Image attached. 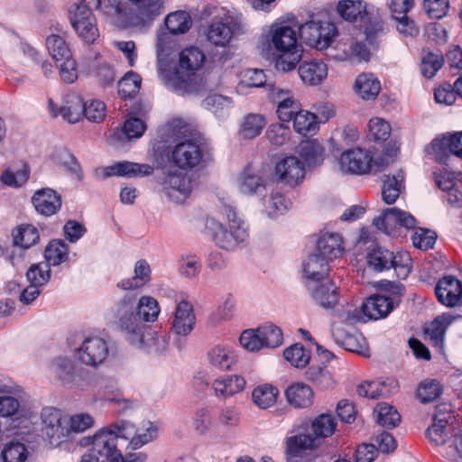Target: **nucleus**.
<instances>
[{"label":"nucleus","instance_id":"obj_25","mask_svg":"<svg viewBox=\"0 0 462 462\" xmlns=\"http://www.w3.org/2000/svg\"><path fill=\"white\" fill-rule=\"evenodd\" d=\"M287 402L295 409H307L314 402V391L302 382L291 383L285 390Z\"/></svg>","mask_w":462,"mask_h":462},{"label":"nucleus","instance_id":"obj_58","mask_svg":"<svg viewBox=\"0 0 462 462\" xmlns=\"http://www.w3.org/2000/svg\"><path fill=\"white\" fill-rule=\"evenodd\" d=\"M391 133L390 125L383 119L375 117L368 123L367 139L375 143L386 141Z\"/></svg>","mask_w":462,"mask_h":462},{"label":"nucleus","instance_id":"obj_23","mask_svg":"<svg viewBox=\"0 0 462 462\" xmlns=\"http://www.w3.org/2000/svg\"><path fill=\"white\" fill-rule=\"evenodd\" d=\"M32 202L39 214L51 217L60 209L62 199L56 190L43 188L35 191Z\"/></svg>","mask_w":462,"mask_h":462},{"label":"nucleus","instance_id":"obj_52","mask_svg":"<svg viewBox=\"0 0 462 462\" xmlns=\"http://www.w3.org/2000/svg\"><path fill=\"white\" fill-rule=\"evenodd\" d=\"M264 125L263 116L257 114H248L244 118L239 133L244 139H254L262 133Z\"/></svg>","mask_w":462,"mask_h":462},{"label":"nucleus","instance_id":"obj_63","mask_svg":"<svg viewBox=\"0 0 462 462\" xmlns=\"http://www.w3.org/2000/svg\"><path fill=\"white\" fill-rule=\"evenodd\" d=\"M422 8L431 19H441L447 15L449 8L448 0H423Z\"/></svg>","mask_w":462,"mask_h":462},{"label":"nucleus","instance_id":"obj_17","mask_svg":"<svg viewBox=\"0 0 462 462\" xmlns=\"http://www.w3.org/2000/svg\"><path fill=\"white\" fill-rule=\"evenodd\" d=\"M108 355L106 341L98 337L86 338L77 350L79 360L86 365L97 367Z\"/></svg>","mask_w":462,"mask_h":462},{"label":"nucleus","instance_id":"obj_42","mask_svg":"<svg viewBox=\"0 0 462 462\" xmlns=\"http://www.w3.org/2000/svg\"><path fill=\"white\" fill-rule=\"evenodd\" d=\"M46 263L51 266H57L69 259V245L61 239L50 241L44 251Z\"/></svg>","mask_w":462,"mask_h":462},{"label":"nucleus","instance_id":"obj_57","mask_svg":"<svg viewBox=\"0 0 462 462\" xmlns=\"http://www.w3.org/2000/svg\"><path fill=\"white\" fill-rule=\"evenodd\" d=\"M257 331L261 332L265 347L275 348L282 344L283 335L282 329L278 326L273 323H266L258 327Z\"/></svg>","mask_w":462,"mask_h":462},{"label":"nucleus","instance_id":"obj_2","mask_svg":"<svg viewBox=\"0 0 462 462\" xmlns=\"http://www.w3.org/2000/svg\"><path fill=\"white\" fill-rule=\"evenodd\" d=\"M136 296L125 294L109 311V319L133 346L147 352L161 353L167 348L169 335L165 330L142 334L137 322L134 303Z\"/></svg>","mask_w":462,"mask_h":462},{"label":"nucleus","instance_id":"obj_1","mask_svg":"<svg viewBox=\"0 0 462 462\" xmlns=\"http://www.w3.org/2000/svg\"><path fill=\"white\" fill-rule=\"evenodd\" d=\"M133 433L134 424L124 420L101 428L93 436L80 440L81 446L91 447L81 456L79 462H145L146 453L123 455L117 447L118 439H128Z\"/></svg>","mask_w":462,"mask_h":462},{"label":"nucleus","instance_id":"obj_13","mask_svg":"<svg viewBox=\"0 0 462 462\" xmlns=\"http://www.w3.org/2000/svg\"><path fill=\"white\" fill-rule=\"evenodd\" d=\"M306 175L303 162L296 156H285L278 160L274 167V176L278 182L290 188L300 185Z\"/></svg>","mask_w":462,"mask_h":462},{"label":"nucleus","instance_id":"obj_61","mask_svg":"<svg viewBox=\"0 0 462 462\" xmlns=\"http://www.w3.org/2000/svg\"><path fill=\"white\" fill-rule=\"evenodd\" d=\"M291 129L284 124H272L267 131L266 137L275 146H282L290 140Z\"/></svg>","mask_w":462,"mask_h":462},{"label":"nucleus","instance_id":"obj_4","mask_svg":"<svg viewBox=\"0 0 462 462\" xmlns=\"http://www.w3.org/2000/svg\"><path fill=\"white\" fill-rule=\"evenodd\" d=\"M206 60L204 52L198 47L190 46L182 50L179 62L168 76L173 90L180 95L199 94L204 87L202 78L197 71Z\"/></svg>","mask_w":462,"mask_h":462},{"label":"nucleus","instance_id":"obj_7","mask_svg":"<svg viewBox=\"0 0 462 462\" xmlns=\"http://www.w3.org/2000/svg\"><path fill=\"white\" fill-rule=\"evenodd\" d=\"M367 264L374 271L381 273L393 268L396 277L404 280L411 270V258L407 253L393 252L382 247L375 246L366 255Z\"/></svg>","mask_w":462,"mask_h":462},{"label":"nucleus","instance_id":"obj_33","mask_svg":"<svg viewBox=\"0 0 462 462\" xmlns=\"http://www.w3.org/2000/svg\"><path fill=\"white\" fill-rule=\"evenodd\" d=\"M246 382L240 375H225L216 379L212 383V388L217 397H230L240 392L245 387Z\"/></svg>","mask_w":462,"mask_h":462},{"label":"nucleus","instance_id":"obj_29","mask_svg":"<svg viewBox=\"0 0 462 462\" xmlns=\"http://www.w3.org/2000/svg\"><path fill=\"white\" fill-rule=\"evenodd\" d=\"M299 76L308 85H319L328 75V67L323 61L310 60L304 61L299 66Z\"/></svg>","mask_w":462,"mask_h":462},{"label":"nucleus","instance_id":"obj_37","mask_svg":"<svg viewBox=\"0 0 462 462\" xmlns=\"http://www.w3.org/2000/svg\"><path fill=\"white\" fill-rule=\"evenodd\" d=\"M356 92L365 100H374L381 90L380 81L372 73L360 74L355 82Z\"/></svg>","mask_w":462,"mask_h":462},{"label":"nucleus","instance_id":"obj_3","mask_svg":"<svg viewBox=\"0 0 462 462\" xmlns=\"http://www.w3.org/2000/svg\"><path fill=\"white\" fill-rule=\"evenodd\" d=\"M301 51L294 29L284 23L272 25L270 36L263 42V55L274 62L277 70L287 72L294 69L301 59Z\"/></svg>","mask_w":462,"mask_h":462},{"label":"nucleus","instance_id":"obj_30","mask_svg":"<svg viewBox=\"0 0 462 462\" xmlns=\"http://www.w3.org/2000/svg\"><path fill=\"white\" fill-rule=\"evenodd\" d=\"M286 95V92L279 88L269 97L278 104L276 113L282 122H290L300 109V104L292 97H285Z\"/></svg>","mask_w":462,"mask_h":462},{"label":"nucleus","instance_id":"obj_51","mask_svg":"<svg viewBox=\"0 0 462 462\" xmlns=\"http://www.w3.org/2000/svg\"><path fill=\"white\" fill-rule=\"evenodd\" d=\"M278 393L271 384L259 385L253 391L252 399L258 407L267 409L276 402Z\"/></svg>","mask_w":462,"mask_h":462},{"label":"nucleus","instance_id":"obj_43","mask_svg":"<svg viewBox=\"0 0 462 462\" xmlns=\"http://www.w3.org/2000/svg\"><path fill=\"white\" fill-rule=\"evenodd\" d=\"M292 120L295 132L304 136L314 134L319 129L317 116L309 111L300 109Z\"/></svg>","mask_w":462,"mask_h":462},{"label":"nucleus","instance_id":"obj_62","mask_svg":"<svg viewBox=\"0 0 462 462\" xmlns=\"http://www.w3.org/2000/svg\"><path fill=\"white\" fill-rule=\"evenodd\" d=\"M437 233L428 228H419L411 236L412 244L416 248L428 250L433 248Z\"/></svg>","mask_w":462,"mask_h":462},{"label":"nucleus","instance_id":"obj_19","mask_svg":"<svg viewBox=\"0 0 462 462\" xmlns=\"http://www.w3.org/2000/svg\"><path fill=\"white\" fill-rule=\"evenodd\" d=\"M320 440L313 438L311 434H297L286 439L285 455L287 462H297L306 457L303 455L308 450L319 448Z\"/></svg>","mask_w":462,"mask_h":462},{"label":"nucleus","instance_id":"obj_27","mask_svg":"<svg viewBox=\"0 0 462 462\" xmlns=\"http://www.w3.org/2000/svg\"><path fill=\"white\" fill-rule=\"evenodd\" d=\"M196 317L193 306L187 300H181L176 308L171 330L178 336H187L194 328Z\"/></svg>","mask_w":462,"mask_h":462},{"label":"nucleus","instance_id":"obj_20","mask_svg":"<svg viewBox=\"0 0 462 462\" xmlns=\"http://www.w3.org/2000/svg\"><path fill=\"white\" fill-rule=\"evenodd\" d=\"M104 179L113 176L136 178L151 176L154 169L146 163H138L128 161L117 162L102 169Z\"/></svg>","mask_w":462,"mask_h":462},{"label":"nucleus","instance_id":"obj_55","mask_svg":"<svg viewBox=\"0 0 462 462\" xmlns=\"http://www.w3.org/2000/svg\"><path fill=\"white\" fill-rule=\"evenodd\" d=\"M443 64L444 57L441 53L428 51L421 59V74L427 79H431L442 68Z\"/></svg>","mask_w":462,"mask_h":462},{"label":"nucleus","instance_id":"obj_26","mask_svg":"<svg viewBox=\"0 0 462 462\" xmlns=\"http://www.w3.org/2000/svg\"><path fill=\"white\" fill-rule=\"evenodd\" d=\"M330 263L331 261L313 250L309 254L307 260L302 263V272L306 282L328 278L330 271Z\"/></svg>","mask_w":462,"mask_h":462},{"label":"nucleus","instance_id":"obj_39","mask_svg":"<svg viewBox=\"0 0 462 462\" xmlns=\"http://www.w3.org/2000/svg\"><path fill=\"white\" fill-rule=\"evenodd\" d=\"M209 363L221 370H229L236 361V356L232 348L224 346H217L208 353Z\"/></svg>","mask_w":462,"mask_h":462},{"label":"nucleus","instance_id":"obj_38","mask_svg":"<svg viewBox=\"0 0 462 462\" xmlns=\"http://www.w3.org/2000/svg\"><path fill=\"white\" fill-rule=\"evenodd\" d=\"M305 378L311 382L316 387L320 390H327L333 388L335 381L332 374L327 369V365H312L308 367L304 373Z\"/></svg>","mask_w":462,"mask_h":462},{"label":"nucleus","instance_id":"obj_47","mask_svg":"<svg viewBox=\"0 0 462 462\" xmlns=\"http://www.w3.org/2000/svg\"><path fill=\"white\" fill-rule=\"evenodd\" d=\"M443 393L440 383L435 379L421 382L416 392L417 398L421 403H430L439 399Z\"/></svg>","mask_w":462,"mask_h":462},{"label":"nucleus","instance_id":"obj_45","mask_svg":"<svg viewBox=\"0 0 462 462\" xmlns=\"http://www.w3.org/2000/svg\"><path fill=\"white\" fill-rule=\"evenodd\" d=\"M376 422L383 428L392 430L401 422V415L398 411L388 403H380L374 410Z\"/></svg>","mask_w":462,"mask_h":462},{"label":"nucleus","instance_id":"obj_49","mask_svg":"<svg viewBox=\"0 0 462 462\" xmlns=\"http://www.w3.org/2000/svg\"><path fill=\"white\" fill-rule=\"evenodd\" d=\"M85 103L80 97L74 96L60 106L61 116L69 123L75 124L84 116Z\"/></svg>","mask_w":462,"mask_h":462},{"label":"nucleus","instance_id":"obj_56","mask_svg":"<svg viewBox=\"0 0 462 462\" xmlns=\"http://www.w3.org/2000/svg\"><path fill=\"white\" fill-rule=\"evenodd\" d=\"M283 356L286 361L290 362L291 365L297 368L305 367L310 363V359L308 351L300 343L287 347L283 352Z\"/></svg>","mask_w":462,"mask_h":462},{"label":"nucleus","instance_id":"obj_11","mask_svg":"<svg viewBox=\"0 0 462 462\" xmlns=\"http://www.w3.org/2000/svg\"><path fill=\"white\" fill-rule=\"evenodd\" d=\"M69 19L78 36L88 44H94L99 37L97 20L91 7L83 4L76 5L75 10H70Z\"/></svg>","mask_w":462,"mask_h":462},{"label":"nucleus","instance_id":"obj_48","mask_svg":"<svg viewBox=\"0 0 462 462\" xmlns=\"http://www.w3.org/2000/svg\"><path fill=\"white\" fill-rule=\"evenodd\" d=\"M14 245L28 249L38 243L40 235L38 229L32 225H24L13 233Z\"/></svg>","mask_w":462,"mask_h":462},{"label":"nucleus","instance_id":"obj_10","mask_svg":"<svg viewBox=\"0 0 462 462\" xmlns=\"http://www.w3.org/2000/svg\"><path fill=\"white\" fill-rule=\"evenodd\" d=\"M340 169L345 172L356 175L377 173L387 166V161L382 157L373 159L372 154L361 148L349 149L344 152L339 159Z\"/></svg>","mask_w":462,"mask_h":462},{"label":"nucleus","instance_id":"obj_34","mask_svg":"<svg viewBox=\"0 0 462 462\" xmlns=\"http://www.w3.org/2000/svg\"><path fill=\"white\" fill-rule=\"evenodd\" d=\"M382 199L385 204H393L400 196L402 189H404V173L402 170L396 175L383 176Z\"/></svg>","mask_w":462,"mask_h":462},{"label":"nucleus","instance_id":"obj_64","mask_svg":"<svg viewBox=\"0 0 462 462\" xmlns=\"http://www.w3.org/2000/svg\"><path fill=\"white\" fill-rule=\"evenodd\" d=\"M53 365L56 368V374L62 383H69L72 382L74 376V364L66 357H59L53 361Z\"/></svg>","mask_w":462,"mask_h":462},{"label":"nucleus","instance_id":"obj_12","mask_svg":"<svg viewBox=\"0 0 462 462\" xmlns=\"http://www.w3.org/2000/svg\"><path fill=\"white\" fill-rule=\"evenodd\" d=\"M162 191L176 203L184 202L191 194L192 180L187 172L169 171L162 181Z\"/></svg>","mask_w":462,"mask_h":462},{"label":"nucleus","instance_id":"obj_35","mask_svg":"<svg viewBox=\"0 0 462 462\" xmlns=\"http://www.w3.org/2000/svg\"><path fill=\"white\" fill-rule=\"evenodd\" d=\"M452 319L449 316H437L424 329L429 336L432 346L441 350L444 347V337Z\"/></svg>","mask_w":462,"mask_h":462},{"label":"nucleus","instance_id":"obj_50","mask_svg":"<svg viewBox=\"0 0 462 462\" xmlns=\"http://www.w3.org/2000/svg\"><path fill=\"white\" fill-rule=\"evenodd\" d=\"M137 7L139 18L143 23L152 22L160 14L162 0H129Z\"/></svg>","mask_w":462,"mask_h":462},{"label":"nucleus","instance_id":"obj_21","mask_svg":"<svg viewBox=\"0 0 462 462\" xmlns=\"http://www.w3.org/2000/svg\"><path fill=\"white\" fill-rule=\"evenodd\" d=\"M316 236L313 250L329 261H334L344 252V242L339 234L322 230Z\"/></svg>","mask_w":462,"mask_h":462},{"label":"nucleus","instance_id":"obj_59","mask_svg":"<svg viewBox=\"0 0 462 462\" xmlns=\"http://www.w3.org/2000/svg\"><path fill=\"white\" fill-rule=\"evenodd\" d=\"M26 278L30 283L43 286L51 278V266L46 262L32 264L26 272Z\"/></svg>","mask_w":462,"mask_h":462},{"label":"nucleus","instance_id":"obj_14","mask_svg":"<svg viewBox=\"0 0 462 462\" xmlns=\"http://www.w3.org/2000/svg\"><path fill=\"white\" fill-rule=\"evenodd\" d=\"M456 417L451 405L441 403L437 405L433 423L426 430L425 435L436 446L443 445L448 439L447 427L455 423Z\"/></svg>","mask_w":462,"mask_h":462},{"label":"nucleus","instance_id":"obj_44","mask_svg":"<svg viewBox=\"0 0 462 462\" xmlns=\"http://www.w3.org/2000/svg\"><path fill=\"white\" fill-rule=\"evenodd\" d=\"M164 24L171 34H182L189 30L191 18L185 11H177L166 16Z\"/></svg>","mask_w":462,"mask_h":462},{"label":"nucleus","instance_id":"obj_41","mask_svg":"<svg viewBox=\"0 0 462 462\" xmlns=\"http://www.w3.org/2000/svg\"><path fill=\"white\" fill-rule=\"evenodd\" d=\"M400 214L401 209L398 208H385L379 217L374 218L373 224L385 234L395 236L396 228L399 226Z\"/></svg>","mask_w":462,"mask_h":462},{"label":"nucleus","instance_id":"obj_16","mask_svg":"<svg viewBox=\"0 0 462 462\" xmlns=\"http://www.w3.org/2000/svg\"><path fill=\"white\" fill-rule=\"evenodd\" d=\"M234 226L236 227L229 226L227 230L223 224L211 221L209 229L212 230V238L217 246L225 250H234L247 239L248 233L245 226Z\"/></svg>","mask_w":462,"mask_h":462},{"label":"nucleus","instance_id":"obj_28","mask_svg":"<svg viewBox=\"0 0 462 462\" xmlns=\"http://www.w3.org/2000/svg\"><path fill=\"white\" fill-rule=\"evenodd\" d=\"M324 147L317 139L301 141L299 145V155L308 168L320 166L324 162Z\"/></svg>","mask_w":462,"mask_h":462},{"label":"nucleus","instance_id":"obj_53","mask_svg":"<svg viewBox=\"0 0 462 462\" xmlns=\"http://www.w3.org/2000/svg\"><path fill=\"white\" fill-rule=\"evenodd\" d=\"M46 47L52 59L56 61L63 60L71 57L65 40L60 35L51 34L46 39Z\"/></svg>","mask_w":462,"mask_h":462},{"label":"nucleus","instance_id":"obj_32","mask_svg":"<svg viewBox=\"0 0 462 462\" xmlns=\"http://www.w3.org/2000/svg\"><path fill=\"white\" fill-rule=\"evenodd\" d=\"M239 190L247 195L264 196L266 182L260 175L252 171L250 165H247L239 177Z\"/></svg>","mask_w":462,"mask_h":462},{"label":"nucleus","instance_id":"obj_6","mask_svg":"<svg viewBox=\"0 0 462 462\" xmlns=\"http://www.w3.org/2000/svg\"><path fill=\"white\" fill-rule=\"evenodd\" d=\"M171 155V164L185 172L199 171L212 159L208 143L195 137L176 143Z\"/></svg>","mask_w":462,"mask_h":462},{"label":"nucleus","instance_id":"obj_8","mask_svg":"<svg viewBox=\"0 0 462 462\" xmlns=\"http://www.w3.org/2000/svg\"><path fill=\"white\" fill-rule=\"evenodd\" d=\"M337 34L335 23L329 21H321L314 14L310 20L299 27V37L308 46L324 50L331 45L334 37Z\"/></svg>","mask_w":462,"mask_h":462},{"label":"nucleus","instance_id":"obj_40","mask_svg":"<svg viewBox=\"0 0 462 462\" xmlns=\"http://www.w3.org/2000/svg\"><path fill=\"white\" fill-rule=\"evenodd\" d=\"M337 425L336 418L332 414H319L310 424L311 435L313 438H317V440L328 438L334 434Z\"/></svg>","mask_w":462,"mask_h":462},{"label":"nucleus","instance_id":"obj_22","mask_svg":"<svg viewBox=\"0 0 462 462\" xmlns=\"http://www.w3.org/2000/svg\"><path fill=\"white\" fill-rule=\"evenodd\" d=\"M399 304L387 295L374 294L366 298L361 310L369 319L386 318Z\"/></svg>","mask_w":462,"mask_h":462},{"label":"nucleus","instance_id":"obj_36","mask_svg":"<svg viewBox=\"0 0 462 462\" xmlns=\"http://www.w3.org/2000/svg\"><path fill=\"white\" fill-rule=\"evenodd\" d=\"M151 280V269L147 261L138 260L134 265V275L132 278L124 279L117 283L123 290L139 289L147 284Z\"/></svg>","mask_w":462,"mask_h":462},{"label":"nucleus","instance_id":"obj_18","mask_svg":"<svg viewBox=\"0 0 462 462\" xmlns=\"http://www.w3.org/2000/svg\"><path fill=\"white\" fill-rule=\"evenodd\" d=\"M435 294L442 305L455 307L458 305L462 298V282L455 276H444L438 282Z\"/></svg>","mask_w":462,"mask_h":462},{"label":"nucleus","instance_id":"obj_15","mask_svg":"<svg viewBox=\"0 0 462 462\" xmlns=\"http://www.w3.org/2000/svg\"><path fill=\"white\" fill-rule=\"evenodd\" d=\"M306 287L315 304L325 310L334 309L339 300V289L328 278L306 282Z\"/></svg>","mask_w":462,"mask_h":462},{"label":"nucleus","instance_id":"obj_46","mask_svg":"<svg viewBox=\"0 0 462 462\" xmlns=\"http://www.w3.org/2000/svg\"><path fill=\"white\" fill-rule=\"evenodd\" d=\"M141 83L142 79L139 74L134 71L127 72L118 81V95L124 99L134 97L140 90Z\"/></svg>","mask_w":462,"mask_h":462},{"label":"nucleus","instance_id":"obj_5","mask_svg":"<svg viewBox=\"0 0 462 462\" xmlns=\"http://www.w3.org/2000/svg\"><path fill=\"white\" fill-rule=\"evenodd\" d=\"M338 15L348 23L360 22L365 41L373 48L377 49L380 37L385 33L384 23L374 8H369L363 0H340L337 4Z\"/></svg>","mask_w":462,"mask_h":462},{"label":"nucleus","instance_id":"obj_60","mask_svg":"<svg viewBox=\"0 0 462 462\" xmlns=\"http://www.w3.org/2000/svg\"><path fill=\"white\" fill-rule=\"evenodd\" d=\"M239 342L245 349L250 352L259 351L265 347L263 338L257 328L244 330L239 337Z\"/></svg>","mask_w":462,"mask_h":462},{"label":"nucleus","instance_id":"obj_54","mask_svg":"<svg viewBox=\"0 0 462 462\" xmlns=\"http://www.w3.org/2000/svg\"><path fill=\"white\" fill-rule=\"evenodd\" d=\"M27 457L28 450L25 445L17 440L7 442L2 450L4 462H23Z\"/></svg>","mask_w":462,"mask_h":462},{"label":"nucleus","instance_id":"obj_24","mask_svg":"<svg viewBox=\"0 0 462 462\" xmlns=\"http://www.w3.org/2000/svg\"><path fill=\"white\" fill-rule=\"evenodd\" d=\"M135 315L139 327H141L142 334H147L150 331H155L145 322H153L156 320L160 307L158 301L151 296H143L139 300L135 301Z\"/></svg>","mask_w":462,"mask_h":462},{"label":"nucleus","instance_id":"obj_9","mask_svg":"<svg viewBox=\"0 0 462 462\" xmlns=\"http://www.w3.org/2000/svg\"><path fill=\"white\" fill-rule=\"evenodd\" d=\"M240 29V24L231 18L213 21L209 24L206 32L207 40L211 44L223 48L219 54L213 55L214 62L224 64L233 57V52L228 48V44L234 35L239 32Z\"/></svg>","mask_w":462,"mask_h":462},{"label":"nucleus","instance_id":"obj_31","mask_svg":"<svg viewBox=\"0 0 462 462\" xmlns=\"http://www.w3.org/2000/svg\"><path fill=\"white\" fill-rule=\"evenodd\" d=\"M458 142L456 133L448 136L436 137L430 143V151L427 149V152L433 153L439 163L447 164L450 154L455 155L456 143Z\"/></svg>","mask_w":462,"mask_h":462}]
</instances>
